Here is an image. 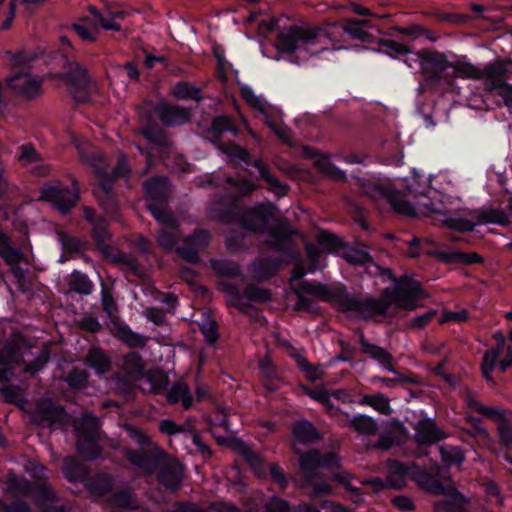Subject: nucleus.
Segmentation results:
<instances>
[{
    "label": "nucleus",
    "instance_id": "46",
    "mask_svg": "<svg viewBox=\"0 0 512 512\" xmlns=\"http://www.w3.org/2000/svg\"><path fill=\"white\" fill-rule=\"evenodd\" d=\"M449 260L457 261L463 264H475L480 263L482 258L477 253H462V252H453L448 257Z\"/></svg>",
    "mask_w": 512,
    "mask_h": 512
},
{
    "label": "nucleus",
    "instance_id": "22",
    "mask_svg": "<svg viewBox=\"0 0 512 512\" xmlns=\"http://www.w3.org/2000/svg\"><path fill=\"white\" fill-rule=\"evenodd\" d=\"M167 399L171 404L181 402L185 409L190 408L192 405V396L190 394L189 387L184 382H177L174 384L168 392Z\"/></svg>",
    "mask_w": 512,
    "mask_h": 512
},
{
    "label": "nucleus",
    "instance_id": "19",
    "mask_svg": "<svg viewBox=\"0 0 512 512\" xmlns=\"http://www.w3.org/2000/svg\"><path fill=\"white\" fill-rule=\"evenodd\" d=\"M0 255L5 262L12 267H15L23 260V254L21 251L9 245V240L2 231H0ZM13 271L17 277L22 276L20 270L13 268Z\"/></svg>",
    "mask_w": 512,
    "mask_h": 512
},
{
    "label": "nucleus",
    "instance_id": "15",
    "mask_svg": "<svg viewBox=\"0 0 512 512\" xmlns=\"http://www.w3.org/2000/svg\"><path fill=\"white\" fill-rule=\"evenodd\" d=\"M18 160L22 166L38 176H44L49 171L48 166L31 145H23L20 147Z\"/></svg>",
    "mask_w": 512,
    "mask_h": 512
},
{
    "label": "nucleus",
    "instance_id": "49",
    "mask_svg": "<svg viewBox=\"0 0 512 512\" xmlns=\"http://www.w3.org/2000/svg\"><path fill=\"white\" fill-rule=\"evenodd\" d=\"M87 381V374L85 371L73 370L67 376V382L74 388H82L85 386Z\"/></svg>",
    "mask_w": 512,
    "mask_h": 512
},
{
    "label": "nucleus",
    "instance_id": "30",
    "mask_svg": "<svg viewBox=\"0 0 512 512\" xmlns=\"http://www.w3.org/2000/svg\"><path fill=\"white\" fill-rule=\"evenodd\" d=\"M254 166L260 173V176L265 179L269 184V190L273 191L278 196L286 193V188L276 178H274L268 171L267 167L261 160H256Z\"/></svg>",
    "mask_w": 512,
    "mask_h": 512
},
{
    "label": "nucleus",
    "instance_id": "59",
    "mask_svg": "<svg viewBox=\"0 0 512 512\" xmlns=\"http://www.w3.org/2000/svg\"><path fill=\"white\" fill-rule=\"evenodd\" d=\"M392 503L402 511H410L414 509L413 501L407 496H397L393 498Z\"/></svg>",
    "mask_w": 512,
    "mask_h": 512
},
{
    "label": "nucleus",
    "instance_id": "53",
    "mask_svg": "<svg viewBox=\"0 0 512 512\" xmlns=\"http://www.w3.org/2000/svg\"><path fill=\"white\" fill-rule=\"evenodd\" d=\"M266 512H290L286 501L273 497L266 504Z\"/></svg>",
    "mask_w": 512,
    "mask_h": 512
},
{
    "label": "nucleus",
    "instance_id": "57",
    "mask_svg": "<svg viewBox=\"0 0 512 512\" xmlns=\"http://www.w3.org/2000/svg\"><path fill=\"white\" fill-rule=\"evenodd\" d=\"M125 431L129 435L131 439L137 442L140 445H144L148 442V437L140 430H137L133 426L126 425L124 427Z\"/></svg>",
    "mask_w": 512,
    "mask_h": 512
},
{
    "label": "nucleus",
    "instance_id": "56",
    "mask_svg": "<svg viewBox=\"0 0 512 512\" xmlns=\"http://www.w3.org/2000/svg\"><path fill=\"white\" fill-rule=\"evenodd\" d=\"M436 315V311L434 310H430L418 317H415L412 321H411V327L413 328H416V329H421L423 328L427 323H429Z\"/></svg>",
    "mask_w": 512,
    "mask_h": 512
},
{
    "label": "nucleus",
    "instance_id": "17",
    "mask_svg": "<svg viewBox=\"0 0 512 512\" xmlns=\"http://www.w3.org/2000/svg\"><path fill=\"white\" fill-rule=\"evenodd\" d=\"M338 465L339 459L332 453L322 457L316 450H311L300 456V467L304 472H309L318 467L333 468L338 467Z\"/></svg>",
    "mask_w": 512,
    "mask_h": 512
},
{
    "label": "nucleus",
    "instance_id": "13",
    "mask_svg": "<svg viewBox=\"0 0 512 512\" xmlns=\"http://www.w3.org/2000/svg\"><path fill=\"white\" fill-rule=\"evenodd\" d=\"M35 421L40 425L66 427L71 421L70 417L59 406H55L51 400L42 399L36 406Z\"/></svg>",
    "mask_w": 512,
    "mask_h": 512
},
{
    "label": "nucleus",
    "instance_id": "58",
    "mask_svg": "<svg viewBox=\"0 0 512 512\" xmlns=\"http://www.w3.org/2000/svg\"><path fill=\"white\" fill-rule=\"evenodd\" d=\"M146 317L156 325H162L165 322V314L161 309L158 308L147 309Z\"/></svg>",
    "mask_w": 512,
    "mask_h": 512
},
{
    "label": "nucleus",
    "instance_id": "18",
    "mask_svg": "<svg viewBox=\"0 0 512 512\" xmlns=\"http://www.w3.org/2000/svg\"><path fill=\"white\" fill-rule=\"evenodd\" d=\"M156 113L165 125H177L189 120L190 112L185 108L170 106L165 103L156 107Z\"/></svg>",
    "mask_w": 512,
    "mask_h": 512
},
{
    "label": "nucleus",
    "instance_id": "42",
    "mask_svg": "<svg viewBox=\"0 0 512 512\" xmlns=\"http://www.w3.org/2000/svg\"><path fill=\"white\" fill-rule=\"evenodd\" d=\"M212 267L218 274L224 276H234L239 272V267L234 262L226 260L213 261Z\"/></svg>",
    "mask_w": 512,
    "mask_h": 512
},
{
    "label": "nucleus",
    "instance_id": "8",
    "mask_svg": "<svg viewBox=\"0 0 512 512\" xmlns=\"http://www.w3.org/2000/svg\"><path fill=\"white\" fill-rule=\"evenodd\" d=\"M99 423L92 415H84L75 425L77 436V448L79 453L88 459H95L100 455V449L96 442Z\"/></svg>",
    "mask_w": 512,
    "mask_h": 512
},
{
    "label": "nucleus",
    "instance_id": "38",
    "mask_svg": "<svg viewBox=\"0 0 512 512\" xmlns=\"http://www.w3.org/2000/svg\"><path fill=\"white\" fill-rule=\"evenodd\" d=\"M318 242L320 246L327 252H336L341 246V240L334 234L327 231H322L318 235Z\"/></svg>",
    "mask_w": 512,
    "mask_h": 512
},
{
    "label": "nucleus",
    "instance_id": "52",
    "mask_svg": "<svg viewBox=\"0 0 512 512\" xmlns=\"http://www.w3.org/2000/svg\"><path fill=\"white\" fill-rule=\"evenodd\" d=\"M467 319V313L465 310L457 312H444L439 320L441 324L447 322L461 323Z\"/></svg>",
    "mask_w": 512,
    "mask_h": 512
},
{
    "label": "nucleus",
    "instance_id": "27",
    "mask_svg": "<svg viewBox=\"0 0 512 512\" xmlns=\"http://www.w3.org/2000/svg\"><path fill=\"white\" fill-rule=\"evenodd\" d=\"M86 362L88 366L94 369L98 374H103L110 368V360L106 354L98 348H93L89 351Z\"/></svg>",
    "mask_w": 512,
    "mask_h": 512
},
{
    "label": "nucleus",
    "instance_id": "6",
    "mask_svg": "<svg viewBox=\"0 0 512 512\" xmlns=\"http://www.w3.org/2000/svg\"><path fill=\"white\" fill-rule=\"evenodd\" d=\"M512 61H497L485 67V87L497 91L506 106L512 108Z\"/></svg>",
    "mask_w": 512,
    "mask_h": 512
},
{
    "label": "nucleus",
    "instance_id": "48",
    "mask_svg": "<svg viewBox=\"0 0 512 512\" xmlns=\"http://www.w3.org/2000/svg\"><path fill=\"white\" fill-rule=\"evenodd\" d=\"M371 407L384 415L391 413L389 399L382 394L373 395Z\"/></svg>",
    "mask_w": 512,
    "mask_h": 512
},
{
    "label": "nucleus",
    "instance_id": "24",
    "mask_svg": "<svg viewBox=\"0 0 512 512\" xmlns=\"http://www.w3.org/2000/svg\"><path fill=\"white\" fill-rule=\"evenodd\" d=\"M145 191L152 201L161 200L168 191V181L165 177L151 178L145 183Z\"/></svg>",
    "mask_w": 512,
    "mask_h": 512
},
{
    "label": "nucleus",
    "instance_id": "3",
    "mask_svg": "<svg viewBox=\"0 0 512 512\" xmlns=\"http://www.w3.org/2000/svg\"><path fill=\"white\" fill-rule=\"evenodd\" d=\"M393 209L406 216H415L422 214L429 217L444 216L443 221L450 227L460 231H471L477 224L499 223L502 221L503 214L495 210H485L478 212L476 222L470 219L447 217L449 210L444 206L442 200L432 198L430 203L419 202L415 208L410 203L402 199L397 192L386 195Z\"/></svg>",
    "mask_w": 512,
    "mask_h": 512
},
{
    "label": "nucleus",
    "instance_id": "7",
    "mask_svg": "<svg viewBox=\"0 0 512 512\" xmlns=\"http://www.w3.org/2000/svg\"><path fill=\"white\" fill-rule=\"evenodd\" d=\"M73 141L77 149L80 151L82 157L91 163L95 169L96 174L100 178V185L97 189L94 190V195L98 199L99 203L103 206V208L108 213H112L115 210V204L109 196L111 181L105 177L107 175L105 158L102 155H94L89 157L86 155L85 151V146H88V144L81 143L76 137L73 139Z\"/></svg>",
    "mask_w": 512,
    "mask_h": 512
},
{
    "label": "nucleus",
    "instance_id": "1",
    "mask_svg": "<svg viewBox=\"0 0 512 512\" xmlns=\"http://www.w3.org/2000/svg\"><path fill=\"white\" fill-rule=\"evenodd\" d=\"M366 21L347 20L342 26L326 24L321 27L292 25L283 30L277 47L287 53H293L299 60L327 50H341L348 35L352 39H364L367 33L363 29Z\"/></svg>",
    "mask_w": 512,
    "mask_h": 512
},
{
    "label": "nucleus",
    "instance_id": "28",
    "mask_svg": "<svg viewBox=\"0 0 512 512\" xmlns=\"http://www.w3.org/2000/svg\"><path fill=\"white\" fill-rule=\"evenodd\" d=\"M453 75L462 78L485 80V69L482 71L471 63L459 62L452 65L451 76Z\"/></svg>",
    "mask_w": 512,
    "mask_h": 512
},
{
    "label": "nucleus",
    "instance_id": "16",
    "mask_svg": "<svg viewBox=\"0 0 512 512\" xmlns=\"http://www.w3.org/2000/svg\"><path fill=\"white\" fill-rule=\"evenodd\" d=\"M452 64L448 62L443 54L429 52L426 55L424 75L433 80L442 75L451 76Z\"/></svg>",
    "mask_w": 512,
    "mask_h": 512
},
{
    "label": "nucleus",
    "instance_id": "4",
    "mask_svg": "<svg viewBox=\"0 0 512 512\" xmlns=\"http://www.w3.org/2000/svg\"><path fill=\"white\" fill-rule=\"evenodd\" d=\"M148 207L153 217L161 225L158 235L159 245L166 250H172L176 247V250L184 259L188 262H196L198 260V251L205 248L208 244L210 239L209 233L205 230H199L186 240L185 246H176L178 239L176 221L168 211L158 206L155 202H151Z\"/></svg>",
    "mask_w": 512,
    "mask_h": 512
},
{
    "label": "nucleus",
    "instance_id": "2",
    "mask_svg": "<svg viewBox=\"0 0 512 512\" xmlns=\"http://www.w3.org/2000/svg\"><path fill=\"white\" fill-rule=\"evenodd\" d=\"M421 295L419 283L405 279L393 289H386L380 299H349L345 306L354 316L365 319L376 315L395 316L400 309L417 308Z\"/></svg>",
    "mask_w": 512,
    "mask_h": 512
},
{
    "label": "nucleus",
    "instance_id": "11",
    "mask_svg": "<svg viewBox=\"0 0 512 512\" xmlns=\"http://www.w3.org/2000/svg\"><path fill=\"white\" fill-rule=\"evenodd\" d=\"M496 348L486 351L483 357L482 374L488 381L491 380L490 374L496 366L497 358L502 356L499 365L502 371H505L512 364V349L506 346V341L501 333L494 334Z\"/></svg>",
    "mask_w": 512,
    "mask_h": 512
},
{
    "label": "nucleus",
    "instance_id": "34",
    "mask_svg": "<svg viewBox=\"0 0 512 512\" xmlns=\"http://www.w3.org/2000/svg\"><path fill=\"white\" fill-rule=\"evenodd\" d=\"M342 256L348 263L353 265H363L371 261L369 254L359 247L345 249Z\"/></svg>",
    "mask_w": 512,
    "mask_h": 512
},
{
    "label": "nucleus",
    "instance_id": "40",
    "mask_svg": "<svg viewBox=\"0 0 512 512\" xmlns=\"http://www.w3.org/2000/svg\"><path fill=\"white\" fill-rule=\"evenodd\" d=\"M84 215L85 217L94 225V234L99 239L103 240L107 237L108 232L106 230V222L102 219H98L97 221H94V213L91 208L85 207L84 208Z\"/></svg>",
    "mask_w": 512,
    "mask_h": 512
},
{
    "label": "nucleus",
    "instance_id": "45",
    "mask_svg": "<svg viewBox=\"0 0 512 512\" xmlns=\"http://www.w3.org/2000/svg\"><path fill=\"white\" fill-rule=\"evenodd\" d=\"M223 152L232 160V161H243L246 162L248 160V152L234 144H228L223 147Z\"/></svg>",
    "mask_w": 512,
    "mask_h": 512
},
{
    "label": "nucleus",
    "instance_id": "32",
    "mask_svg": "<svg viewBox=\"0 0 512 512\" xmlns=\"http://www.w3.org/2000/svg\"><path fill=\"white\" fill-rule=\"evenodd\" d=\"M442 461L448 465H459L464 461V454L459 447L444 445L440 447Z\"/></svg>",
    "mask_w": 512,
    "mask_h": 512
},
{
    "label": "nucleus",
    "instance_id": "64",
    "mask_svg": "<svg viewBox=\"0 0 512 512\" xmlns=\"http://www.w3.org/2000/svg\"><path fill=\"white\" fill-rule=\"evenodd\" d=\"M501 441L505 445H512V427L501 423L498 427Z\"/></svg>",
    "mask_w": 512,
    "mask_h": 512
},
{
    "label": "nucleus",
    "instance_id": "5",
    "mask_svg": "<svg viewBox=\"0 0 512 512\" xmlns=\"http://www.w3.org/2000/svg\"><path fill=\"white\" fill-rule=\"evenodd\" d=\"M127 459L146 473L159 468V481L169 489H177L182 481V467L157 446L142 448L138 452L126 451Z\"/></svg>",
    "mask_w": 512,
    "mask_h": 512
},
{
    "label": "nucleus",
    "instance_id": "61",
    "mask_svg": "<svg viewBox=\"0 0 512 512\" xmlns=\"http://www.w3.org/2000/svg\"><path fill=\"white\" fill-rule=\"evenodd\" d=\"M322 170L327 176L335 180L342 181L346 178L344 172L332 164H324Z\"/></svg>",
    "mask_w": 512,
    "mask_h": 512
},
{
    "label": "nucleus",
    "instance_id": "41",
    "mask_svg": "<svg viewBox=\"0 0 512 512\" xmlns=\"http://www.w3.org/2000/svg\"><path fill=\"white\" fill-rule=\"evenodd\" d=\"M124 367L126 371L133 376L140 374L143 370L140 356L136 353L128 354L124 359Z\"/></svg>",
    "mask_w": 512,
    "mask_h": 512
},
{
    "label": "nucleus",
    "instance_id": "63",
    "mask_svg": "<svg viewBox=\"0 0 512 512\" xmlns=\"http://www.w3.org/2000/svg\"><path fill=\"white\" fill-rule=\"evenodd\" d=\"M159 428L161 432L169 435H174L183 431V428L181 426H178L177 424L170 420L161 421Z\"/></svg>",
    "mask_w": 512,
    "mask_h": 512
},
{
    "label": "nucleus",
    "instance_id": "26",
    "mask_svg": "<svg viewBox=\"0 0 512 512\" xmlns=\"http://www.w3.org/2000/svg\"><path fill=\"white\" fill-rule=\"evenodd\" d=\"M360 344H361V347H362V350L364 353L370 355L372 358L377 360L380 364L386 365V368L389 371L394 372V370L391 367H389L391 356L387 351H385L381 347H378L376 345L368 343L364 339L362 334L360 335Z\"/></svg>",
    "mask_w": 512,
    "mask_h": 512
},
{
    "label": "nucleus",
    "instance_id": "31",
    "mask_svg": "<svg viewBox=\"0 0 512 512\" xmlns=\"http://www.w3.org/2000/svg\"><path fill=\"white\" fill-rule=\"evenodd\" d=\"M63 471L70 481H81L86 475L85 469L73 457H67L64 460Z\"/></svg>",
    "mask_w": 512,
    "mask_h": 512
},
{
    "label": "nucleus",
    "instance_id": "23",
    "mask_svg": "<svg viewBox=\"0 0 512 512\" xmlns=\"http://www.w3.org/2000/svg\"><path fill=\"white\" fill-rule=\"evenodd\" d=\"M397 52L405 54L404 63L414 70H419L424 74L426 55L428 51L413 52L405 45L398 44Z\"/></svg>",
    "mask_w": 512,
    "mask_h": 512
},
{
    "label": "nucleus",
    "instance_id": "43",
    "mask_svg": "<svg viewBox=\"0 0 512 512\" xmlns=\"http://www.w3.org/2000/svg\"><path fill=\"white\" fill-rule=\"evenodd\" d=\"M200 330L203 333L206 341L210 344L216 342L218 338L216 323L210 318H205L200 324Z\"/></svg>",
    "mask_w": 512,
    "mask_h": 512
},
{
    "label": "nucleus",
    "instance_id": "10",
    "mask_svg": "<svg viewBox=\"0 0 512 512\" xmlns=\"http://www.w3.org/2000/svg\"><path fill=\"white\" fill-rule=\"evenodd\" d=\"M40 199L51 203L61 213H66L78 200L77 184L73 181L72 190L59 184H47L41 191Z\"/></svg>",
    "mask_w": 512,
    "mask_h": 512
},
{
    "label": "nucleus",
    "instance_id": "51",
    "mask_svg": "<svg viewBox=\"0 0 512 512\" xmlns=\"http://www.w3.org/2000/svg\"><path fill=\"white\" fill-rule=\"evenodd\" d=\"M73 29L83 40H96L97 35L93 33V27H87L85 23L77 22L73 24Z\"/></svg>",
    "mask_w": 512,
    "mask_h": 512
},
{
    "label": "nucleus",
    "instance_id": "29",
    "mask_svg": "<svg viewBox=\"0 0 512 512\" xmlns=\"http://www.w3.org/2000/svg\"><path fill=\"white\" fill-rule=\"evenodd\" d=\"M18 364V356L15 353H0V381H8Z\"/></svg>",
    "mask_w": 512,
    "mask_h": 512
},
{
    "label": "nucleus",
    "instance_id": "37",
    "mask_svg": "<svg viewBox=\"0 0 512 512\" xmlns=\"http://www.w3.org/2000/svg\"><path fill=\"white\" fill-rule=\"evenodd\" d=\"M172 94L177 99H198L199 90L192 85L179 82L172 88Z\"/></svg>",
    "mask_w": 512,
    "mask_h": 512
},
{
    "label": "nucleus",
    "instance_id": "20",
    "mask_svg": "<svg viewBox=\"0 0 512 512\" xmlns=\"http://www.w3.org/2000/svg\"><path fill=\"white\" fill-rule=\"evenodd\" d=\"M241 222L247 230L260 232L268 223V215L258 208L248 209L242 213Z\"/></svg>",
    "mask_w": 512,
    "mask_h": 512
},
{
    "label": "nucleus",
    "instance_id": "62",
    "mask_svg": "<svg viewBox=\"0 0 512 512\" xmlns=\"http://www.w3.org/2000/svg\"><path fill=\"white\" fill-rule=\"evenodd\" d=\"M270 244L276 249H283L287 247L289 238L286 235H282L280 232H273L271 234Z\"/></svg>",
    "mask_w": 512,
    "mask_h": 512
},
{
    "label": "nucleus",
    "instance_id": "25",
    "mask_svg": "<svg viewBox=\"0 0 512 512\" xmlns=\"http://www.w3.org/2000/svg\"><path fill=\"white\" fill-rule=\"evenodd\" d=\"M293 434L296 442L310 443L318 439V433L313 425L305 420L298 421L293 426Z\"/></svg>",
    "mask_w": 512,
    "mask_h": 512
},
{
    "label": "nucleus",
    "instance_id": "44",
    "mask_svg": "<svg viewBox=\"0 0 512 512\" xmlns=\"http://www.w3.org/2000/svg\"><path fill=\"white\" fill-rule=\"evenodd\" d=\"M148 380L151 384L150 390L154 393H160L166 389L168 384V378L162 372H155L148 376Z\"/></svg>",
    "mask_w": 512,
    "mask_h": 512
},
{
    "label": "nucleus",
    "instance_id": "50",
    "mask_svg": "<svg viewBox=\"0 0 512 512\" xmlns=\"http://www.w3.org/2000/svg\"><path fill=\"white\" fill-rule=\"evenodd\" d=\"M419 178H420V176L416 172H413L411 183L408 184V189L413 193H418V194L424 193L425 188L430 183V180H428V179L420 180Z\"/></svg>",
    "mask_w": 512,
    "mask_h": 512
},
{
    "label": "nucleus",
    "instance_id": "55",
    "mask_svg": "<svg viewBox=\"0 0 512 512\" xmlns=\"http://www.w3.org/2000/svg\"><path fill=\"white\" fill-rule=\"evenodd\" d=\"M232 127L231 119L227 116L216 117L212 122V129L216 133H222L230 130Z\"/></svg>",
    "mask_w": 512,
    "mask_h": 512
},
{
    "label": "nucleus",
    "instance_id": "36",
    "mask_svg": "<svg viewBox=\"0 0 512 512\" xmlns=\"http://www.w3.org/2000/svg\"><path fill=\"white\" fill-rule=\"evenodd\" d=\"M301 289L304 293H307L319 299L328 300L332 297V294L329 291V289L325 285L320 283L304 282L301 285Z\"/></svg>",
    "mask_w": 512,
    "mask_h": 512
},
{
    "label": "nucleus",
    "instance_id": "47",
    "mask_svg": "<svg viewBox=\"0 0 512 512\" xmlns=\"http://www.w3.org/2000/svg\"><path fill=\"white\" fill-rule=\"evenodd\" d=\"M123 13H115L113 16L109 15V17H105L100 13H96V17L98 19L99 27H102L106 30H120V25L115 22L116 17H122Z\"/></svg>",
    "mask_w": 512,
    "mask_h": 512
},
{
    "label": "nucleus",
    "instance_id": "21",
    "mask_svg": "<svg viewBox=\"0 0 512 512\" xmlns=\"http://www.w3.org/2000/svg\"><path fill=\"white\" fill-rule=\"evenodd\" d=\"M444 435L431 421L420 422L416 429L415 438L421 444H430L439 441Z\"/></svg>",
    "mask_w": 512,
    "mask_h": 512
},
{
    "label": "nucleus",
    "instance_id": "54",
    "mask_svg": "<svg viewBox=\"0 0 512 512\" xmlns=\"http://www.w3.org/2000/svg\"><path fill=\"white\" fill-rule=\"evenodd\" d=\"M102 304H103V309L107 313L108 317L110 319H113L117 312V307H116L113 297L110 294L103 292Z\"/></svg>",
    "mask_w": 512,
    "mask_h": 512
},
{
    "label": "nucleus",
    "instance_id": "35",
    "mask_svg": "<svg viewBox=\"0 0 512 512\" xmlns=\"http://www.w3.org/2000/svg\"><path fill=\"white\" fill-rule=\"evenodd\" d=\"M417 483L426 489L427 491L434 494H441L444 492V488L442 484L437 480L431 477L430 475L420 472L415 476Z\"/></svg>",
    "mask_w": 512,
    "mask_h": 512
},
{
    "label": "nucleus",
    "instance_id": "39",
    "mask_svg": "<svg viewBox=\"0 0 512 512\" xmlns=\"http://www.w3.org/2000/svg\"><path fill=\"white\" fill-rule=\"evenodd\" d=\"M71 287L78 293L81 294H90L93 288L92 282L88 279L87 276L75 272L72 274L71 278Z\"/></svg>",
    "mask_w": 512,
    "mask_h": 512
},
{
    "label": "nucleus",
    "instance_id": "14",
    "mask_svg": "<svg viewBox=\"0 0 512 512\" xmlns=\"http://www.w3.org/2000/svg\"><path fill=\"white\" fill-rule=\"evenodd\" d=\"M41 79L28 72H22L8 78L7 86L16 94L34 97L41 91Z\"/></svg>",
    "mask_w": 512,
    "mask_h": 512
},
{
    "label": "nucleus",
    "instance_id": "9",
    "mask_svg": "<svg viewBox=\"0 0 512 512\" xmlns=\"http://www.w3.org/2000/svg\"><path fill=\"white\" fill-rule=\"evenodd\" d=\"M68 67L67 79L70 85V93L78 102H85L90 94L96 90L95 83L90 79L84 66L77 62L65 60Z\"/></svg>",
    "mask_w": 512,
    "mask_h": 512
},
{
    "label": "nucleus",
    "instance_id": "33",
    "mask_svg": "<svg viewBox=\"0 0 512 512\" xmlns=\"http://www.w3.org/2000/svg\"><path fill=\"white\" fill-rule=\"evenodd\" d=\"M353 428L364 435L374 434L377 430L376 422L369 416L358 415L351 420Z\"/></svg>",
    "mask_w": 512,
    "mask_h": 512
},
{
    "label": "nucleus",
    "instance_id": "12",
    "mask_svg": "<svg viewBox=\"0 0 512 512\" xmlns=\"http://www.w3.org/2000/svg\"><path fill=\"white\" fill-rule=\"evenodd\" d=\"M241 95L245 102L258 112L262 120L278 135L280 138L285 139L284 130L281 125L272 120V107L259 95H256L254 90L248 85H241Z\"/></svg>",
    "mask_w": 512,
    "mask_h": 512
},
{
    "label": "nucleus",
    "instance_id": "60",
    "mask_svg": "<svg viewBox=\"0 0 512 512\" xmlns=\"http://www.w3.org/2000/svg\"><path fill=\"white\" fill-rule=\"evenodd\" d=\"M242 454L244 459L251 465L252 468L257 469V467L261 464L260 456L249 448L243 447Z\"/></svg>",
    "mask_w": 512,
    "mask_h": 512
}]
</instances>
